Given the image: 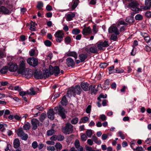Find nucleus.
Wrapping results in <instances>:
<instances>
[{"label":"nucleus","instance_id":"f257e3e1","mask_svg":"<svg viewBox=\"0 0 151 151\" xmlns=\"http://www.w3.org/2000/svg\"><path fill=\"white\" fill-rule=\"evenodd\" d=\"M54 109L63 119L66 118L65 114L67 112L61 105H59L58 106L55 107Z\"/></svg>","mask_w":151,"mask_h":151},{"label":"nucleus","instance_id":"f03ea898","mask_svg":"<svg viewBox=\"0 0 151 151\" xmlns=\"http://www.w3.org/2000/svg\"><path fill=\"white\" fill-rule=\"evenodd\" d=\"M139 4L136 1H133L128 5V7L130 8L131 9L134 11L135 13L138 12L140 9L139 8Z\"/></svg>","mask_w":151,"mask_h":151},{"label":"nucleus","instance_id":"7ed1b4c3","mask_svg":"<svg viewBox=\"0 0 151 151\" xmlns=\"http://www.w3.org/2000/svg\"><path fill=\"white\" fill-rule=\"evenodd\" d=\"M63 132L65 134H69L72 133L73 130V126L70 124L68 123L65 126L62 128Z\"/></svg>","mask_w":151,"mask_h":151},{"label":"nucleus","instance_id":"20e7f679","mask_svg":"<svg viewBox=\"0 0 151 151\" xmlns=\"http://www.w3.org/2000/svg\"><path fill=\"white\" fill-rule=\"evenodd\" d=\"M54 36L56 38V41L60 43L63 40L64 34L62 30H58L55 32Z\"/></svg>","mask_w":151,"mask_h":151},{"label":"nucleus","instance_id":"39448f33","mask_svg":"<svg viewBox=\"0 0 151 151\" xmlns=\"http://www.w3.org/2000/svg\"><path fill=\"white\" fill-rule=\"evenodd\" d=\"M49 69L50 71V75L54 74L55 76H57L60 73L59 67L57 66L53 67L52 65H50L49 66Z\"/></svg>","mask_w":151,"mask_h":151},{"label":"nucleus","instance_id":"423d86ee","mask_svg":"<svg viewBox=\"0 0 151 151\" xmlns=\"http://www.w3.org/2000/svg\"><path fill=\"white\" fill-rule=\"evenodd\" d=\"M96 45L99 50H103V47H107L109 46V45L108 42L105 40L104 42H98L96 44Z\"/></svg>","mask_w":151,"mask_h":151},{"label":"nucleus","instance_id":"0eeeda50","mask_svg":"<svg viewBox=\"0 0 151 151\" xmlns=\"http://www.w3.org/2000/svg\"><path fill=\"white\" fill-rule=\"evenodd\" d=\"M17 134L22 140H26L28 138V135L24 132L22 129H18L17 132Z\"/></svg>","mask_w":151,"mask_h":151},{"label":"nucleus","instance_id":"6e6552de","mask_svg":"<svg viewBox=\"0 0 151 151\" xmlns=\"http://www.w3.org/2000/svg\"><path fill=\"white\" fill-rule=\"evenodd\" d=\"M27 62L30 65L33 67L37 65L38 60L37 59L34 58H30L27 60Z\"/></svg>","mask_w":151,"mask_h":151},{"label":"nucleus","instance_id":"1a4fd4ad","mask_svg":"<svg viewBox=\"0 0 151 151\" xmlns=\"http://www.w3.org/2000/svg\"><path fill=\"white\" fill-rule=\"evenodd\" d=\"M19 74H21L22 76L24 77L27 78H30L32 75V73L31 72H29L27 69H25L22 70L21 72H18Z\"/></svg>","mask_w":151,"mask_h":151},{"label":"nucleus","instance_id":"9d476101","mask_svg":"<svg viewBox=\"0 0 151 151\" xmlns=\"http://www.w3.org/2000/svg\"><path fill=\"white\" fill-rule=\"evenodd\" d=\"M109 32L110 33H114L116 35H119L120 33L117 28L113 25L111 26L109 29Z\"/></svg>","mask_w":151,"mask_h":151},{"label":"nucleus","instance_id":"9b49d317","mask_svg":"<svg viewBox=\"0 0 151 151\" xmlns=\"http://www.w3.org/2000/svg\"><path fill=\"white\" fill-rule=\"evenodd\" d=\"M32 129L34 130L37 129L38 126L39 125V122L36 119H33L31 120Z\"/></svg>","mask_w":151,"mask_h":151},{"label":"nucleus","instance_id":"f8f14e48","mask_svg":"<svg viewBox=\"0 0 151 151\" xmlns=\"http://www.w3.org/2000/svg\"><path fill=\"white\" fill-rule=\"evenodd\" d=\"M11 13L7 8L4 6H1L0 7V13H2L4 14H8Z\"/></svg>","mask_w":151,"mask_h":151},{"label":"nucleus","instance_id":"ddd939ff","mask_svg":"<svg viewBox=\"0 0 151 151\" xmlns=\"http://www.w3.org/2000/svg\"><path fill=\"white\" fill-rule=\"evenodd\" d=\"M35 78L37 79H41L43 78L42 72L41 71L36 70L34 73Z\"/></svg>","mask_w":151,"mask_h":151},{"label":"nucleus","instance_id":"4468645a","mask_svg":"<svg viewBox=\"0 0 151 151\" xmlns=\"http://www.w3.org/2000/svg\"><path fill=\"white\" fill-rule=\"evenodd\" d=\"M81 86L83 90L85 91H88L90 89L89 84L87 82H82L81 84Z\"/></svg>","mask_w":151,"mask_h":151},{"label":"nucleus","instance_id":"2eb2a0df","mask_svg":"<svg viewBox=\"0 0 151 151\" xmlns=\"http://www.w3.org/2000/svg\"><path fill=\"white\" fill-rule=\"evenodd\" d=\"M66 64L68 67H73L75 66V62L72 58H68L66 59Z\"/></svg>","mask_w":151,"mask_h":151},{"label":"nucleus","instance_id":"dca6fc26","mask_svg":"<svg viewBox=\"0 0 151 151\" xmlns=\"http://www.w3.org/2000/svg\"><path fill=\"white\" fill-rule=\"evenodd\" d=\"M48 117L51 120H53L55 118L54 112L52 109L49 110L47 113Z\"/></svg>","mask_w":151,"mask_h":151},{"label":"nucleus","instance_id":"f3484780","mask_svg":"<svg viewBox=\"0 0 151 151\" xmlns=\"http://www.w3.org/2000/svg\"><path fill=\"white\" fill-rule=\"evenodd\" d=\"M91 32V29L90 27H84L82 31V34L84 35H88Z\"/></svg>","mask_w":151,"mask_h":151},{"label":"nucleus","instance_id":"a211bd4d","mask_svg":"<svg viewBox=\"0 0 151 151\" xmlns=\"http://www.w3.org/2000/svg\"><path fill=\"white\" fill-rule=\"evenodd\" d=\"M145 6L142 8L145 10L149 9L151 7V0H145Z\"/></svg>","mask_w":151,"mask_h":151},{"label":"nucleus","instance_id":"6ab92c4d","mask_svg":"<svg viewBox=\"0 0 151 151\" xmlns=\"http://www.w3.org/2000/svg\"><path fill=\"white\" fill-rule=\"evenodd\" d=\"M74 91L76 94L80 95L82 91L80 86L79 85H77L76 86L74 87H73Z\"/></svg>","mask_w":151,"mask_h":151},{"label":"nucleus","instance_id":"aec40b11","mask_svg":"<svg viewBox=\"0 0 151 151\" xmlns=\"http://www.w3.org/2000/svg\"><path fill=\"white\" fill-rule=\"evenodd\" d=\"M18 68L17 65L16 64H12L8 67V69L11 72H15Z\"/></svg>","mask_w":151,"mask_h":151},{"label":"nucleus","instance_id":"412c9836","mask_svg":"<svg viewBox=\"0 0 151 151\" xmlns=\"http://www.w3.org/2000/svg\"><path fill=\"white\" fill-rule=\"evenodd\" d=\"M67 94L68 96L69 97H71L72 95L75 97L76 93L74 92L73 87H71L70 88H69Z\"/></svg>","mask_w":151,"mask_h":151},{"label":"nucleus","instance_id":"4be33fe9","mask_svg":"<svg viewBox=\"0 0 151 151\" xmlns=\"http://www.w3.org/2000/svg\"><path fill=\"white\" fill-rule=\"evenodd\" d=\"M25 69H26L25 68V63L24 61L22 60L20 62L19 68L17 72H21V71H22V70Z\"/></svg>","mask_w":151,"mask_h":151},{"label":"nucleus","instance_id":"5701e85b","mask_svg":"<svg viewBox=\"0 0 151 151\" xmlns=\"http://www.w3.org/2000/svg\"><path fill=\"white\" fill-rule=\"evenodd\" d=\"M14 147L15 148H18L20 145L19 140L18 138H16L14 140L13 142Z\"/></svg>","mask_w":151,"mask_h":151},{"label":"nucleus","instance_id":"b1692460","mask_svg":"<svg viewBox=\"0 0 151 151\" xmlns=\"http://www.w3.org/2000/svg\"><path fill=\"white\" fill-rule=\"evenodd\" d=\"M73 4L71 6L72 10H74L77 6L79 2V0H73L72 1Z\"/></svg>","mask_w":151,"mask_h":151},{"label":"nucleus","instance_id":"393cba45","mask_svg":"<svg viewBox=\"0 0 151 151\" xmlns=\"http://www.w3.org/2000/svg\"><path fill=\"white\" fill-rule=\"evenodd\" d=\"M75 14L74 13H71L68 14L67 15V19L68 21H70L73 19V18L75 17Z\"/></svg>","mask_w":151,"mask_h":151},{"label":"nucleus","instance_id":"a878e982","mask_svg":"<svg viewBox=\"0 0 151 151\" xmlns=\"http://www.w3.org/2000/svg\"><path fill=\"white\" fill-rule=\"evenodd\" d=\"M50 75V70H48L46 69L45 71L43 73H42V76H43V78L46 79V78L48 77Z\"/></svg>","mask_w":151,"mask_h":151},{"label":"nucleus","instance_id":"bb28decb","mask_svg":"<svg viewBox=\"0 0 151 151\" xmlns=\"http://www.w3.org/2000/svg\"><path fill=\"white\" fill-rule=\"evenodd\" d=\"M61 103L63 106H66L68 103V101L65 96H64L62 98L60 101Z\"/></svg>","mask_w":151,"mask_h":151},{"label":"nucleus","instance_id":"cd10ccee","mask_svg":"<svg viewBox=\"0 0 151 151\" xmlns=\"http://www.w3.org/2000/svg\"><path fill=\"white\" fill-rule=\"evenodd\" d=\"M79 59L80 60L81 62H83L85 59L87 58V55L84 54H81L79 56Z\"/></svg>","mask_w":151,"mask_h":151},{"label":"nucleus","instance_id":"c85d7f7f","mask_svg":"<svg viewBox=\"0 0 151 151\" xmlns=\"http://www.w3.org/2000/svg\"><path fill=\"white\" fill-rule=\"evenodd\" d=\"M55 147L56 148V151H60L62 148V146L59 142L56 143Z\"/></svg>","mask_w":151,"mask_h":151},{"label":"nucleus","instance_id":"c756f323","mask_svg":"<svg viewBox=\"0 0 151 151\" xmlns=\"http://www.w3.org/2000/svg\"><path fill=\"white\" fill-rule=\"evenodd\" d=\"M67 55L68 56H73L75 59H76L77 58V55L76 53L75 52H71L68 53Z\"/></svg>","mask_w":151,"mask_h":151},{"label":"nucleus","instance_id":"7c9ffc66","mask_svg":"<svg viewBox=\"0 0 151 151\" xmlns=\"http://www.w3.org/2000/svg\"><path fill=\"white\" fill-rule=\"evenodd\" d=\"M8 67L6 66H5L0 70V72L2 74H5L8 71Z\"/></svg>","mask_w":151,"mask_h":151},{"label":"nucleus","instance_id":"2f4dec72","mask_svg":"<svg viewBox=\"0 0 151 151\" xmlns=\"http://www.w3.org/2000/svg\"><path fill=\"white\" fill-rule=\"evenodd\" d=\"M55 131L53 129H52L47 131V135L48 136H50L55 134Z\"/></svg>","mask_w":151,"mask_h":151},{"label":"nucleus","instance_id":"473e14b6","mask_svg":"<svg viewBox=\"0 0 151 151\" xmlns=\"http://www.w3.org/2000/svg\"><path fill=\"white\" fill-rule=\"evenodd\" d=\"M29 91H30V92L28 91H27V94L30 95H35L36 94V92L34 90L33 88H31L30 89Z\"/></svg>","mask_w":151,"mask_h":151},{"label":"nucleus","instance_id":"72a5a7b5","mask_svg":"<svg viewBox=\"0 0 151 151\" xmlns=\"http://www.w3.org/2000/svg\"><path fill=\"white\" fill-rule=\"evenodd\" d=\"M90 52L93 53H97L98 52V50L96 48V47H91L89 49Z\"/></svg>","mask_w":151,"mask_h":151},{"label":"nucleus","instance_id":"f704fd0d","mask_svg":"<svg viewBox=\"0 0 151 151\" xmlns=\"http://www.w3.org/2000/svg\"><path fill=\"white\" fill-rule=\"evenodd\" d=\"M90 87L91 90V94H92L93 93L95 94H96L97 91V90L95 89L96 86L94 85L92 86V85H91Z\"/></svg>","mask_w":151,"mask_h":151},{"label":"nucleus","instance_id":"c9c22d12","mask_svg":"<svg viewBox=\"0 0 151 151\" xmlns=\"http://www.w3.org/2000/svg\"><path fill=\"white\" fill-rule=\"evenodd\" d=\"M47 116L46 114L44 113H42L41 114L40 117V120L41 122H43Z\"/></svg>","mask_w":151,"mask_h":151},{"label":"nucleus","instance_id":"e433bc0d","mask_svg":"<svg viewBox=\"0 0 151 151\" xmlns=\"http://www.w3.org/2000/svg\"><path fill=\"white\" fill-rule=\"evenodd\" d=\"M23 129L25 130H28L30 128V124L28 122H26L23 127Z\"/></svg>","mask_w":151,"mask_h":151},{"label":"nucleus","instance_id":"4c0bfd02","mask_svg":"<svg viewBox=\"0 0 151 151\" xmlns=\"http://www.w3.org/2000/svg\"><path fill=\"white\" fill-rule=\"evenodd\" d=\"M43 6V3L41 1H38L37 2V7L39 10L42 9V8Z\"/></svg>","mask_w":151,"mask_h":151},{"label":"nucleus","instance_id":"58836bf2","mask_svg":"<svg viewBox=\"0 0 151 151\" xmlns=\"http://www.w3.org/2000/svg\"><path fill=\"white\" fill-rule=\"evenodd\" d=\"M75 146L77 150L79 149V148L81 147H82L80 146L79 142L78 139H76L75 141Z\"/></svg>","mask_w":151,"mask_h":151},{"label":"nucleus","instance_id":"ea45409f","mask_svg":"<svg viewBox=\"0 0 151 151\" xmlns=\"http://www.w3.org/2000/svg\"><path fill=\"white\" fill-rule=\"evenodd\" d=\"M109 83L110 81L109 80L107 79L106 80L104 83V86L103 87V88L105 87V88H103L104 90H106L108 88V86L109 84Z\"/></svg>","mask_w":151,"mask_h":151},{"label":"nucleus","instance_id":"a19ab883","mask_svg":"<svg viewBox=\"0 0 151 151\" xmlns=\"http://www.w3.org/2000/svg\"><path fill=\"white\" fill-rule=\"evenodd\" d=\"M80 32V30L78 29H74L72 31V33L73 34L77 35Z\"/></svg>","mask_w":151,"mask_h":151},{"label":"nucleus","instance_id":"79ce46f5","mask_svg":"<svg viewBox=\"0 0 151 151\" xmlns=\"http://www.w3.org/2000/svg\"><path fill=\"white\" fill-rule=\"evenodd\" d=\"M78 119L77 117L73 118L70 121L71 123L74 124H76L78 122Z\"/></svg>","mask_w":151,"mask_h":151},{"label":"nucleus","instance_id":"37998d69","mask_svg":"<svg viewBox=\"0 0 151 151\" xmlns=\"http://www.w3.org/2000/svg\"><path fill=\"white\" fill-rule=\"evenodd\" d=\"M117 35H114L112 34L111 36L110 39L111 40H113L114 41H116L117 39Z\"/></svg>","mask_w":151,"mask_h":151},{"label":"nucleus","instance_id":"c03bdc74","mask_svg":"<svg viewBox=\"0 0 151 151\" xmlns=\"http://www.w3.org/2000/svg\"><path fill=\"white\" fill-rule=\"evenodd\" d=\"M35 22H32L30 26L29 29L32 31H34L35 30Z\"/></svg>","mask_w":151,"mask_h":151},{"label":"nucleus","instance_id":"a18cd8bd","mask_svg":"<svg viewBox=\"0 0 151 151\" xmlns=\"http://www.w3.org/2000/svg\"><path fill=\"white\" fill-rule=\"evenodd\" d=\"M144 39L146 42L149 43V45H151V40L149 36H147L144 38Z\"/></svg>","mask_w":151,"mask_h":151},{"label":"nucleus","instance_id":"49530a36","mask_svg":"<svg viewBox=\"0 0 151 151\" xmlns=\"http://www.w3.org/2000/svg\"><path fill=\"white\" fill-rule=\"evenodd\" d=\"M64 41L65 43L68 44L71 42V39L70 37L67 36L65 38Z\"/></svg>","mask_w":151,"mask_h":151},{"label":"nucleus","instance_id":"de8ad7c7","mask_svg":"<svg viewBox=\"0 0 151 151\" xmlns=\"http://www.w3.org/2000/svg\"><path fill=\"white\" fill-rule=\"evenodd\" d=\"M83 148L82 147H81L79 148V149L77 150H75V148L74 147H71L69 150V151H83Z\"/></svg>","mask_w":151,"mask_h":151},{"label":"nucleus","instance_id":"09e8293b","mask_svg":"<svg viewBox=\"0 0 151 151\" xmlns=\"http://www.w3.org/2000/svg\"><path fill=\"white\" fill-rule=\"evenodd\" d=\"M135 18L136 20H141L143 19L142 16L140 14L137 15Z\"/></svg>","mask_w":151,"mask_h":151},{"label":"nucleus","instance_id":"8fccbe9b","mask_svg":"<svg viewBox=\"0 0 151 151\" xmlns=\"http://www.w3.org/2000/svg\"><path fill=\"white\" fill-rule=\"evenodd\" d=\"M114 66H112L109 68V73L111 74V73H114L115 72V70L114 69Z\"/></svg>","mask_w":151,"mask_h":151},{"label":"nucleus","instance_id":"3c124183","mask_svg":"<svg viewBox=\"0 0 151 151\" xmlns=\"http://www.w3.org/2000/svg\"><path fill=\"white\" fill-rule=\"evenodd\" d=\"M45 45L47 46H50L52 45V42L48 40H46L44 42Z\"/></svg>","mask_w":151,"mask_h":151},{"label":"nucleus","instance_id":"603ef678","mask_svg":"<svg viewBox=\"0 0 151 151\" xmlns=\"http://www.w3.org/2000/svg\"><path fill=\"white\" fill-rule=\"evenodd\" d=\"M32 146L33 149H35L38 147V143L36 141H34L32 143Z\"/></svg>","mask_w":151,"mask_h":151},{"label":"nucleus","instance_id":"864d4df0","mask_svg":"<svg viewBox=\"0 0 151 151\" xmlns=\"http://www.w3.org/2000/svg\"><path fill=\"white\" fill-rule=\"evenodd\" d=\"M10 111L8 109H6L5 110H4V114L3 117L4 118H7V117L6 116V115H8L10 114Z\"/></svg>","mask_w":151,"mask_h":151},{"label":"nucleus","instance_id":"5fc2aeb1","mask_svg":"<svg viewBox=\"0 0 151 151\" xmlns=\"http://www.w3.org/2000/svg\"><path fill=\"white\" fill-rule=\"evenodd\" d=\"M92 139L94 142L96 143L100 144L101 143V141L100 140H99V141H97L98 138L95 135L93 136Z\"/></svg>","mask_w":151,"mask_h":151},{"label":"nucleus","instance_id":"6e6d98bb","mask_svg":"<svg viewBox=\"0 0 151 151\" xmlns=\"http://www.w3.org/2000/svg\"><path fill=\"white\" fill-rule=\"evenodd\" d=\"M86 135L89 137H90L92 134V130L91 129L88 130L86 132Z\"/></svg>","mask_w":151,"mask_h":151},{"label":"nucleus","instance_id":"4d7b16f0","mask_svg":"<svg viewBox=\"0 0 151 151\" xmlns=\"http://www.w3.org/2000/svg\"><path fill=\"white\" fill-rule=\"evenodd\" d=\"M126 21L129 23H131L133 22V19L130 17H127L126 18Z\"/></svg>","mask_w":151,"mask_h":151},{"label":"nucleus","instance_id":"13d9d810","mask_svg":"<svg viewBox=\"0 0 151 151\" xmlns=\"http://www.w3.org/2000/svg\"><path fill=\"white\" fill-rule=\"evenodd\" d=\"M81 138L82 141H85L87 139V136L85 134H83L81 135Z\"/></svg>","mask_w":151,"mask_h":151},{"label":"nucleus","instance_id":"bf43d9fd","mask_svg":"<svg viewBox=\"0 0 151 151\" xmlns=\"http://www.w3.org/2000/svg\"><path fill=\"white\" fill-rule=\"evenodd\" d=\"M88 119H89L88 117L85 116L82 118L81 120L83 123H85L87 122L88 121Z\"/></svg>","mask_w":151,"mask_h":151},{"label":"nucleus","instance_id":"052dcab7","mask_svg":"<svg viewBox=\"0 0 151 151\" xmlns=\"http://www.w3.org/2000/svg\"><path fill=\"white\" fill-rule=\"evenodd\" d=\"M57 140L58 141H62L64 139V137L63 135H59L57 136Z\"/></svg>","mask_w":151,"mask_h":151},{"label":"nucleus","instance_id":"680f3d73","mask_svg":"<svg viewBox=\"0 0 151 151\" xmlns=\"http://www.w3.org/2000/svg\"><path fill=\"white\" fill-rule=\"evenodd\" d=\"M91 105H88L86 109V112L88 113H90L91 110Z\"/></svg>","mask_w":151,"mask_h":151},{"label":"nucleus","instance_id":"e2e57ef3","mask_svg":"<svg viewBox=\"0 0 151 151\" xmlns=\"http://www.w3.org/2000/svg\"><path fill=\"white\" fill-rule=\"evenodd\" d=\"M108 64L106 63H101L100 64V67L101 68H104L106 67Z\"/></svg>","mask_w":151,"mask_h":151},{"label":"nucleus","instance_id":"0e129e2a","mask_svg":"<svg viewBox=\"0 0 151 151\" xmlns=\"http://www.w3.org/2000/svg\"><path fill=\"white\" fill-rule=\"evenodd\" d=\"M47 149L48 150L54 151L55 150V148L54 146H49L47 147Z\"/></svg>","mask_w":151,"mask_h":151},{"label":"nucleus","instance_id":"69168bd1","mask_svg":"<svg viewBox=\"0 0 151 151\" xmlns=\"http://www.w3.org/2000/svg\"><path fill=\"white\" fill-rule=\"evenodd\" d=\"M102 121H104L106 120V116L104 114H102L99 117Z\"/></svg>","mask_w":151,"mask_h":151},{"label":"nucleus","instance_id":"338daca9","mask_svg":"<svg viewBox=\"0 0 151 151\" xmlns=\"http://www.w3.org/2000/svg\"><path fill=\"white\" fill-rule=\"evenodd\" d=\"M119 136L121 137L122 139H124L125 138V136L123 134L122 132L121 131H119L118 132Z\"/></svg>","mask_w":151,"mask_h":151},{"label":"nucleus","instance_id":"774afa93","mask_svg":"<svg viewBox=\"0 0 151 151\" xmlns=\"http://www.w3.org/2000/svg\"><path fill=\"white\" fill-rule=\"evenodd\" d=\"M133 149L134 150H136L137 151H143V148L141 146L138 147L136 149L134 148H133Z\"/></svg>","mask_w":151,"mask_h":151}]
</instances>
